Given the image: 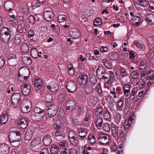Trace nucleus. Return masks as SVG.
<instances>
[{"label": "nucleus", "mask_w": 154, "mask_h": 154, "mask_svg": "<svg viewBox=\"0 0 154 154\" xmlns=\"http://www.w3.org/2000/svg\"><path fill=\"white\" fill-rule=\"evenodd\" d=\"M77 109V112L75 114V112L72 113V116H74L75 117H76V118H79L80 116L83 114L84 112V106L82 105H80L78 106Z\"/></svg>", "instance_id": "dca6fc26"}, {"label": "nucleus", "mask_w": 154, "mask_h": 154, "mask_svg": "<svg viewBox=\"0 0 154 154\" xmlns=\"http://www.w3.org/2000/svg\"><path fill=\"white\" fill-rule=\"evenodd\" d=\"M103 108L102 107L97 108L96 110L95 115L97 117H100L102 113Z\"/></svg>", "instance_id": "c03bdc74"}, {"label": "nucleus", "mask_w": 154, "mask_h": 154, "mask_svg": "<svg viewBox=\"0 0 154 154\" xmlns=\"http://www.w3.org/2000/svg\"><path fill=\"white\" fill-rule=\"evenodd\" d=\"M146 20L149 23L151 24H154V14H148L146 16Z\"/></svg>", "instance_id": "bb28decb"}, {"label": "nucleus", "mask_w": 154, "mask_h": 154, "mask_svg": "<svg viewBox=\"0 0 154 154\" xmlns=\"http://www.w3.org/2000/svg\"><path fill=\"white\" fill-rule=\"evenodd\" d=\"M139 75V72L137 70L133 71L131 74V77L133 78H137Z\"/></svg>", "instance_id": "8fccbe9b"}, {"label": "nucleus", "mask_w": 154, "mask_h": 154, "mask_svg": "<svg viewBox=\"0 0 154 154\" xmlns=\"http://www.w3.org/2000/svg\"><path fill=\"white\" fill-rule=\"evenodd\" d=\"M34 86L35 87H37L39 89L41 88L42 85V80L40 79H38L35 80L34 81Z\"/></svg>", "instance_id": "473e14b6"}, {"label": "nucleus", "mask_w": 154, "mask_h": 154, "mask_svg": "<svg viewBox=\"0 0 154 154\" xmlns=\"http://www.w3.org/2000/svg\"><path fill=\"white\" fill-rule=\"evenodd\" d=\"M28 20L30 23L34 24L35 23V18L33 16L31 15L29 16Z\"/></svg>", "instance_id": "4d7b16f0"}, {"label": "nucleus", "mask_w": 154, "mask_h": 154, "mask_svg": "<svg viewBox=\"0 0 154 154\" xmlns=\"http://www.w3.org/2000/svg\"><path fill=\"white\" fill-rule=\"evenodd\" d=\"M109 137L106 134H99L98 140L99 142L102 144H106L109 143Z\"/></svg>", "instance_id": "9d476101"}, {"label": "nucleus", "mask_w": 154, "mask_h": 154, "mask_svg": "<svg viewBox=\"0 0 154 154\" xmlns=\"http://www.w3.org/2000/svg\"><path fill=\"white\" fill-rule=\"evenodd\" d=\"M75 103L73 100H69L67 102L66 108L68 110H72L75 107Z\"/></svg>", "instance_id": "5701e85b"}, {"label": "nucleus", "mask_w": 154, "mask_h": 154, "mask_svg": "<svg viewBox=\"0 0 154 154\" xmlns=\"http://www.w3.org/2000/svg\"><path fill=\"white\" fill-rule=\"evenodd\" d=\"M103 123V119L99 117L98 118L95 122V125L97 128H99L100 127Z\"/></svg>", "instance_id": "37998d69"}, {"label": "nucleus", "mask_w": 154, "mask_h": 154, "mask_svg": "<svg viewBox=\"0 0 154 154\" xmlns=\"http://www.w3.org/2000/svg\"><path fill=\"white\" fill-rule=\"evenodd\" d=\"M18 32L20 34L23 33L24 31V29L22 24H19L17 28Z\"/></svg>", "instance_id": "13d9d810"}, {"label": "nucleus", "mask_w": 154, "mask_h": 154, "mask_svg": "<svg viewBox=\"0 0 154 154\" xmlns=\"http://www.w3.org/2000/svg\"><path fill=\"white\" fill-rule=\"evenodd\" d=\"M62 124L60 121H57L54 124V128L58 130L61 129H63L62 127Z\"/></svg>", "instance_id": "a19ab883"}, {"label": "nucleus", "mask_w": 154, "mask_h": 154, "mask_svg": "<svg viewBox=\"0 0 154 154\" xmlns=\"http://www.w3.org/2000/svg\"><path fill=\"white\" fill-rule=\"evenodd\" d=\"M38 51L35 48H32L30 51V54L32 57L36 59L38 57Z\"/></svg>", "instance_id": "7c9ffc66"}, {"label": "nucleus", "mask_w": 154, "mask_h": 154, "mask_svg": "<svg viewBox=\"0 0 154 154\" xmlns=\"http://www.w3.org/2000/svg\"><path fill=\"white\" fill-rule=\"evenodd\" d=\"M20 106L22 112L23 113H27L31 110V102L29 100H24L22 102Z\"/></svg>", "instance_id": "f03ea898"}, {"label": "nucleus", "mask_w": 154, "mask_h": 154, "mask_svg": "<svg viewBox=\"0 0 154 154\" xmlns=\"http://www.w3.org/2000/svg\"><path fill=\"white\" fill-rule=\"evenodd\" d=\"M103 63L106 68H109L111 66V62L106 59H104L102 60Z\"/></svg>", "instance_id": "79ce46f5"}, {"label": "nucleus", "mask_w": 154, "mask_h": 154, "mask_svg": "<svg viewBox=\"0 0 154 154\" xmlns=\"http://www.w3.org/2000/svg\"><path fill=\"white\" fill-rule=\"evenodd\" d=\"M45 19L47 21H51L54 17V14L52 11H46L44 14Z\"/></svg>", "instance_id": "f8f14e48"}, {"label": "nucleus", "mask_w": 154, "mask_h": 154, "mask_svg": "<svg viewBox=\"0 0 154 154\" xmlns=\"http://www.w3.org/2000/svg\"><path fill=\"white\" fill-rule=\"evenodd\" d=\"M92 116V114L90 111H87L85 117V119L90 120Z\"/></svg>", "instance_id": "5fc2aeb1"}, {"label": "nucleus", "mask_w": 154, "mask_h": 154, "mask_svg": "<svg viewBox=\"0 0 154 154\" xmlns=\"http://www.w3.org/2000/svg\"><path fill=\"white\" fill-rule=\"evenodd\" d=\"M41 143V139L40 138H37L33 139L31 142L32 146L39 145Z\"/></svg>", "instance_id": "4c0bfd02"}, {"label": "nucleus", "mask_w": 154, "mask_h": 154, "mask_svg": "<svg viewBox=\"0 0 154 154\" xmlns=\"http://www.w3.org/2000/svg\"><path fill=\"white\" fill-rule=\"evenodd\" d=\"M17 123L21 129H25L28 126V121L25 118L21 119L17 121Z\"/></svg>", "instance_id": "2eb2a0df"}, {"label": "nucleus", "mask_w": 154, "mask_h": 154, "mask_svg": "<svg viewBox=\"0 0 154 154\" xmlns=\"http://www.w3.org/2000/svg\"><path fill=\"white\" fill-rule=\"evenodd\" d=\"M120 72L122 78L127 76L128 74L127 72L123 68H121L120 69Z\"/></svg>", "instance_id": "864d4df0"}, {"label": "nucleus", "mask_w": 154, "mask_h": 154, "mask_svg": "<svg viewBox=\"0 0 154 154\" xmlns=\"http://www.w3.org/2000/svg\"><path fill=\"white\" fill-rule=\"evenodd\" d=\"M67 17L65 15H60L58 17V19L60 23H62L67 20Z\"/></svg>", "instance_id": "a18cd8bd"}, {"label": "nucleus", "mask_w": 154, "mask_h": 154, "mask_svg": "<svg viewBox=\"0 0 154 154\" xmlns=\"http://www.w3.org/2000/svg\"><path fill=\"white\" fill-rule=\"evenodd\" d=\"M32 150L35 152H38L41 149V145H38L32 146Z\"/></svg>", "instance_id": "052dcab7"}, {"label": "nucleus", "mask_w": 154, "mask_h": 154, "mask_svg": "<svg viewBox=\"0 0 154 154\" xmlns=\"http://www.w3.org/2000/svg\"><path fill=\"white\" fill-rule=\"evenodd\" d=\"M77 85L74 81H70L68 82L66 85V88L67 91L70 93H73L77 89Z\"/></svg>", "instance_id": "39448f33"}, {"label": "nucleus", "mask_w": 154, "mask_h": 154, "mask_svg": "<svg viewBox=\"0 0 154 154\" xmlns=\"http://www.w3.org/2000/svg\"><path fill=\"white\" fill-rule=\"evenodd\" d=\"M21 137L20 132L10 130V140L13 141H20Z\"/></svg>", "instance_id": "0eeeda50"}, {"label": "nucleus", "mask_w": 154, "mask_h": 154, "mask_svg": "<svg viewBox=\"0 0 154 154\" xmlns=\"http://www.w3.org/2000/svg\"><path fill=\"white\" fill-rule=\"evenodd\" d=\"M134 116L132 115L126 119L124 123V129L125 131L124 133L123 130H119V128L115 125L111 127V133L112 136L115 138H123L126 135L128 130L129 128L133 124L134 119Z\"/></svg>", "instance_id": "f257e3e1"}, {"label": "nucleus", "mask_w": 154, "mask_h": 154, "mask_svg": "<svg viewBox=\"0 0 154 154\" xmlns=\"http://www.w3.org/2000/svg\"><path fill=\"white\" fill-rule=\"evenodd\" d=\"M69 33L71 37L73 39H78L80 36L79 32V31L76 30L74 31L71 30L70 32Z\"/></svg>", "instance_id": "c756f323"}, {"label": "nucleus", "mask_w": 154, "mask_h": 154, "mask_svg": "<svg viewBox=\"0 0 154 154\" xmlns=\"http://www.w3.org/2000/svg\"><path fill=\"white\" fill-rule=\"evenodd\" d=\"M147 61L145 59L141 60L139 65V69L141 70H146L147 67Z\"/></svg>", "instance_id": "b1692460"}, {"label": "nucleus", "mask_w": 154, "mask_h": 154, "mask_svg": "<svg viewBox=\"0 0 154 154\" xmlns=\"http://www.w3.org/2000/svg\"><path fill=\"white\" fill-rule=\"evenodd\" d=\"M67 68L69 74L70 75H73L75 73V72L72 65L70 64L68 65Z\"/></svg>", "instance_id": "49530a36"}, {"label": "nucleus", "mask_w": 154, "mask_h": 154, "mask_svg": "<svg viewBox=\"0 0 154 154\" xmlns=\"http://www.w3.org/2000/svg\"><path fill=\"white\" fill-rule=\"evenodd\" d=\"M22 6L23 10L25 14H28L29 13V6L27 5L26 3L23 2L22 3Z\"/></svg>", "instance_id": "58836bf2"}, {"label": "nucleus", "mask_w": 154, "mask_h": 154, "mask_svg": "<svg viewBox=\"0 0 154 154\" xmlns=\"http://www.w3.org/2000/svg\"><path fill=\"white\" fill-rule=\"evenodd\" d=\"M23 63L27 65H30L32 63V60L30 57H23L22 58Z\"/></svg>", "instance_id": "e433bc0d"}, {"label": "nucleus", "mask_w": 154, "mask_h": 154, "mask_svg": "<svg viewBox=\"0 0 154 154\" xmlns=\"http://www.w3.org/2000/svg\"><path fill=\"white\" fill-rule=\"evenodd\" d=\"M124 104V99L121 98L119 100L117 104V107H118L119 109L121 108Z\"/></svg>", "instance_id": "680f3d73"}, {"label": "nucleus", "mask_w": 154, "mask_h": 154, "mask_svg": "<svg viewBox=\"0 0 154 154\" xmlns=\"http://www.w3.org/2000/svg\"><path fill=\"white\" fill-rule=\"evenodd\" d=\"M140 5L144 7H146L148 4V2L145 0H140Z\"/></svg>", "instance_id": "338daca9"}, {"label": "nucleus", "mask_w": 154, "mask_h": 154, "mask_svg": "<svg viewBox=\"0 0 154 154\" xmlns=\"http://www.w3.org/2000/svg\"><path fill=\"white\" fill-rule=\"evenodd\" d=\"M93 90V86L87 84L85 85L84 91L87 94H90Z\"/></svg>", "instance_id": "72a5a7b5"}, {"label": "nucleus", "mask_w": 154, "mask_h": 154, "mask_svg": "<svg viewBox=\"0 0 154 154\" xmlns=\"http://www.w3.org/2000/svg\"><path fill=\"white\" fill-rule=\"evenodd\" d=\"M47 88L49 90L53 92L56 91L57 90L58 87L57 84L52 82L49 85H48Z\"/></svg>", "instance_id": "4be33fe9"}, {"label": "nucleus", "mask_w": 154, "mask_h": 154, "mask_svg": "<svg viewBox=\"0 0 154 154\" xmlns=\"http://www.w3.org/2000/svg\"><path fill=\"white\" fill-rule=\"evenodd\" d=\"M8 119V115L6 114V113H3L1 116L0 117V124L3 125L5 124Z\"/></svg>", "instance_id": "c85d7f7f"}, {"label": "nucleus", "mask_w": 154, "mask_h": 154, "mask_svg": "<svg viewBox=\"0 0 154 154\" xmlns=\"http://www.w3.org/2000/svg\"><path fill=\"white\" fill-rule=\"evenodd\" d=\"M147 78V86H150L154 84V76L152 75H151L148 76Z\"/></svg>", "instance_id": "f704fd0d"}, {"label": "nucleus", "mask_w": 154, "mask_h": 154, "mask_svg": "<svg viewBox=\"0 0 154 154\" xmlns=\"http://www.w3.org/2000/svg\"><path fill=\"white\" fill-rule=\"evenodd\" d=\"M131 85L128 84L124 85L123 87V92L124 94L127 97L130 94V90Z\"/></svg>", "instance_id": "aec40b11"}, {"label": "nucleus", "mask_w": 154, "mask_h": 154, "mask_svg": "<svg viewBox=\"0 0 154 154\" xmlns=\"http://www.w3.org/2000/svg\"><path fill=\"white\" fill-rule=\"evenodd\" d=\"M50 151L51 154H58L59 147L55 144H52L50 146Z\"/></svg>", "instance_id": "393cba45"}, {"label": "nucleus", "mask_w": 154, "mask_h": 154, "mask_svg": "<svg viewBox=\"0 0 154 154\" xmlns=\"http://www.w3.org/2000/svg\"><path fill=\"white\" fill-rule=\"evenodd\" d=\"M20 94L19 93H15L11 97V106L14 108H16L19 104Z\"/></svg>", "instance_id": "7ed1b4c3"}, {"label": "nucleus", "mask_w": 154, "mask_h": 154, "mask_svg": "<svg viewBox=\"0 0 154 154\" xmlns=\"http://www.w3.org/2000/svg\"><path fill=\"white\" fill-rule=\"evenodd\" d=\"M32 88L31 85L25 84L21 88L22 93L25 96L29 95L31 92Z\"/></svg>", "instance_id": "6e6552de"}, {"label": "nucleus", "mask_w": 154, "mask_h": 154, "mask_svg": "<svg viewBox=\"0 0 154 154\" xmlns=\"http://www.w3.org/2000/svg\"><path fill=\"white\" fill-rule=\"evenodd\" d=\"M87 129L84 128H81L79 130V136L81 139L85 138L87 135Z\"/></svg>", "instance_id": "cd10ccee"}, {"label": "nucleus", "mask_w": 154, "mask_h": 154, "mask_svg": "<svg viewBox=\"0 0 154 154\" xmlns=\"http://www.w3.org/2000/svg\"><path fill=\"white\" fill-rule=\"evenodd\" d=\"M12 41L14 42L16 44H18L20 42V38L18 36H15L14 38L12 39Z\"/></svg>", "instance_id": "bf43d9fd"}, {"label": "nucleus", "mask_w": 154, "mask_h": 154, "mask_svg": "<svg viewBox=\"0 0 154 154\" xmlns=\"http://www.w3.org/2000/svg\"><path fill=\"white\" fill-rule=\"evenodd\" d=\"M56 139L58 141H60L65 138V134L63 129L57 130L55 133Z\"/></svg>", "instance_id": "1a4fd4ad"}, {"label": "nucleus", "mask_w": 154, "mask_h": 154, "mask_svg": "<svg viewBox=\"0 0 154 154\" xmlns=\"http://www.w3.org/2000/svg\"><path fill=\"white\" fill-rule=\"evenodd\" d=\"M32 137V131L30 128H28L26 131L25 138L26 141H30Z\"/></svg>", "instance_id": "412c9836"}, {"label": "nucleus", "mask_w": 154, "mask_h": 154, "mask_svg": "<svg viewBox=\"0 0 154 154\" xmlns=\"http://www.w3.org/2000/svg\"><path fill=\"white\" fill-rule=\"evenodd\" d=\"M11 5V8H10V14H17V12L15 10H13V9L14 8V2L10 0V5Z\"/></svg>", "instance_id": "de8ad7c7"}, {"label": "nucleus", "mask_w": 154, "mask_h": 154, "mask_svg": "<svg viewBox=\"0 0 154 154\" xmlns=\"http://www.w3.org/2000/svg\"><path fill=\"white\" fill-rule=\"evenodd\" d=\"M134 26H138L140 24V18L139 16H134L131 20Z\"/></svg>", "instance_id": "a878e982"}, {"label": "nucleus", "mask_w": 154, "mask_h": 154, "mask_svg": "<svg viewBox=\"0 0 154 154\" xmlns=\"http://www.w3.org/2000/svg\"><path fill=\"white\" fill-rule=\"evenodd\" d=\"M147 41L149 44H152L154 43V37L153 36L149 37L147 38Z\"/></svg>", "instance_id": "774afa93"}, {"label": "nucleus", "mask_w": 154, "mask_h": 154, "mask_svg": "<svg viewBox=\"0 0 154 154\" xmlns=\"http://www.w3.org/2000/svg\"><path fill=\"white\" fill-rule=\"evenodd\" d=\"M111 115L110 112L106 109L103 110V118L105 120H108L111 117Z\"/></svg>", "instance_id": "2f4dec72"}, {"label": "nucleus", "mask_w": 154, "mask_h": 154, "mask_svg": "<svg viewBox=\"0 0 154 154\" xmlns=\"http://www.w3.org/2000/svg\"><path fill=\"white\" fill-rule=\"evenodd\" d=\"M88 76L86 75L80 74L77 79V81L80 85H85L88 81Z\"/></svg>", "instance_id": "ddd939ff"}, {"label": "nucleus", "mask_w": 154, "mask_h": 154, "mask_svg": "<svg viewBox=\"0 0 154 154\" xmlns=\"http://www.w3.org/2000/svg\"><path fill=\"white\" fill-rule=\"evenodd\" d=\"M90 81L91 83L93 85H95L97 82L96 77L95 75H93L91 77Z\"/></svg>", "instance_id": "3c124183"}, {"label": "nucleus", "mask_w": 154, "mask_h": 154, "mask_svg": "<svg viewBox=\"0 0 154 154\" xmlns=\"http://www.w3.org/2000/svg\"><path fill=\"white\" fill-rule=\"evenodd\" d=\"M68 136L70 142L72 145H76L78 143V135L75 132L73 131H69Z\"/></svg>", "instance_id": "423d86ee"}, {"label": "nucleus", "mask_w": 154, "mask_h": 154, "mask_svg": "<svg viewBox=\"0 0 154 154\" xmlns=\"http://www.w3.org/2000/svg\"><path fill=\"white\" fill-rule=\"evenodd\" d=\"M88 100L92 105H95L97 102V97L94 94H90L88 97Z\"/></svg>", "instance_id": "a211bd4d"}, {"label": "nucleus", "mask_w": 154, "mask_h": 154, "mask_svg": "<svg viewBox=\"0 0 154 154\" xmlns=\"http://www.w3.org/2000/svg\"><path fill=\"white\" fill-rule=\"evenodd\" d=\"M103 130L106 132H109L110 130V125L108 123H104L103 124Z\"/></svg>", "instance_id": "ea45409f"}, {"label": "nucleus", "mask_w": 154, "mask_h": 154, "mask_svg": "<svg viewBox=\"0 0 154 154\" xmlns=\"http://www.w3.org/2000/svg\"><path fill=\"white\" fill-rule=\"evenodd\" d=\"M59 107L54 104H51L48 108V115L50 117L54 116L57 114Z\"/></svg>", "instance_id": "20e7f679"}, {"label": "nucleus", "mask_w": 154, "mask_h": 154, "mask_svg": "<svg viewBox=\"0 0 154 154\" xmlns=\"http://www.w3.org/2000/svg\"><path fill=\"white\" fill-rule=\"evenodd\" d=\"M34 112L35 114V116L38 117V119H41L45 116L44 111L38 107H35Z\"/></svg>", "instance_id": "4468645a"}, {"label": "nucleus", "mask_w": 154, "mask_h": 154, "mask_svg": "<svg viewBox=\"0 0 154 154\" xmlns=\"http://www.w3.org/2000/svg\"><path fill=\"white\" fill-rule=\"evenodd\" d=\"M140 72V77L142 79V78L144 79L146 77V76L147 71L145 70H141L140 69H139Z\"/></svg>", "instance_id": "6e6d98bb"}, {"label": "nucleus", "mask_w": 154, "mask_h": 154, "mask_svg": "<svg viewBox=\"0 0 154 154\" xmlns=\"http://www.w3.org/2000/svg\"><path fill=\"white\" fill-rule=\"evenodd\" d=\"M9 145L6 144L2 143L0 144V154H7L9 152Z\"/></svg>", "instance_id": "f3484780"}, {"label": "nucleus", "mask_w": 154, "mask_h": 154, "mask_svg": "<svg viewBox=\"0 0 154 154\" xmlns=\"http://www.w3.org/2000/svg\"><path fill=\"white\" fill-rule=\"evenodd\" d=\"M20 141H12L10 140V143L11 145L14 147H16L19 144Z\"/></svg>", "instance_id": "0e129e2a"}, {"label": "nucleus", "mask_w": 154, "mask_h": 154, "mask_svg": "<svg viewBox=\"0 0 154 154\" xmlns=\"http://www.w3.org/2000/svg\"><path fill=\"white\" fill-rule=\"evenodd\" d=\"M88 141L91 144L94 143L96 141L95 137L92 134L90 135L88 137Z\"/></svg>", "instance_id": "09e8293b"}, {"label": "nucleus", "mask_w": 154, "mask_h": 154, "mask_svg": "<svg viewBox=\"0 0 154 154\" xmlns=\"http://www.w3.org/2000/svg\"><path fill=\"white\" fill-rule=\"evenodd\" d=\"M46 100L48 103H50L52 101V97L50 94H48L46 96Z\"/></svg>", "instance_id": "69168bd1"}, {"label": "nucleus", "mask_w": 154, "mask_h": 154, "mask_svg": "<svg viewBox=\"0 0 154 154\" xmlns=\"http://www.w3.org/2000/svg\"><path fill=\"white\" fill-rule=\"evenodd\" d=\"M43 139L44 144L45 146H49L51 142V137L49 134L45 135Z\"/></svg>", "instance_id": "6ab92c4d"}, {"label": "nucleus", "mask_w": 154, "mask_h": 154, "mask_svg": "<svg viewBox=\"0 0 154 154\" xmlns=\"http://www.w3.org/2000/svg\"><path fill=\"white\" fill-rule=\"evenodd\" d=\"M2 33L4 34L3 36L4 41L5 42H8L10 39V31L9 28L7 27H4L1 30Z\"/></svg>", "instance_id": "9b49d317"}, {"label": "nucleus", "mask_w": 154, "mask_h": 154, "mask_svg": "<svg viewBox=\"0 0 154 154\" xmlns=\"http://www.w3.org/2000/svg\"><path fill=\"white\" fill-rule=\"evenodd\" d=\"M105 71V69L103 66H100L97 70V75L98 76H100L104 73Z\"/></svg>", "instance_id": "c9c22d12"}, {"label": "nucleus", "mask_w": 154, "mask_h": 154, "mask_svg": "<svg viewBox=\"0 0 154 154\" xmlns=\"http://www.w3.org/2000/svg\"><path fill=\"white\" fill-rule=\"evenodd\" d=\"M134 44L138 48L142 49L143 48V44L139 41H135L134 42Z\"/></svg>", "instance_id": "603ef678"}, {"label": "nucleus", "mask_w": 154, "mask_h": 154, "mask_svg": "<svg viewBox=\"0 0 154 154\" xmlns=\"http://www.w3.org/2000/svg\"><path fill=\"white\" fill-rule=\"evenodd\" d=\"M110 76L109 77L110 82L112 83L115 79V75L114 73L112 71L109 72Z\"/></svg>", "instance_id": "e2e57ef3"}]
</instances>
